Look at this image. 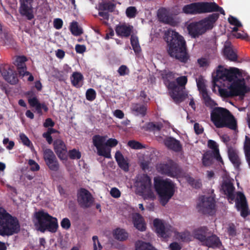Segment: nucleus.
I'll return each instance as SVG.
<instances>
[{"label":"nucleus","instance_id":"59","mask_svg":"<svg viewBox=\"0 0 250 250\" xmlns=\"http://www.w3.org/2000/svg\"><path fill=\"white\" fill-rule=\"evenodd\" d=\"M92 240L93 242V250H97V246L99 249V250H102L103 247L99 241L98 237L97 236H93L92 237Z\"/></svg>","mask_w":250,"mask_h":250},{"label":"nucleus","instance_id":"58","mask_svg":"<svg viewBox=\"0 0 250 250\" xmlns=\"http://www.w3.org/2000/svg\"><path fill=\"white\" fill-rule=\"evenodd\" d=\"M61 225L63 229H68L71 227V223L69 219L64 218L62 220Z\"/></svg>","mask_w":250,"mask_h":250},{"label":"nucleus","instance_id":"16","mask_svg":"<svg viewBox=\"0 0 250 250\" xmlns=\"http://www.w3.org/2000/svg\"><path fill=\"white\" fill-rule=\"evenodd\" d=\"M33 1V0H19V12L21 16L26 17L28 20H31L34 18L32 7Z\"/></svg>","mask_w":250,"mask_h":250},{"label":"nucleus","instance_id":"30","mask_svg":"<svg viewBox=\"0 0 250 250\" xmlns=\"http://www.w3.org/2000/svg\"><path fill=\"white\" fill-rule=\"evenodd\" d=\"M158 18L161 22L166 24H171L173 22L172 18L169 16L163 9L159 10Z\"/></svg>","mask_w":250,"mask_h":250},{"label":"nucleus","instance_id":"21","mask_svg":"<svg viewBox=\"0 0 250 250\" xmlns=\"http://www.w3.org/2000/svg\"><path fill=\"white\" fill-rule=\"evenodd\" d=\"M133 26L127 25L125 23L119 24L116 26L115 31L117 35L121 37H129L133 31Z\"/></svg>","mask_w":250,"mask_h":250},{"label":"nucleus","instance_id":"37","mask_svg":"<svg viewBox=\"0 0 250 250\" xmlns=\"http://www.w3.org/2000/svg\"><path fill=\"white\" fill-rule=\"evenodd\" d=\"M70 30L72 35L75 36H78L83 34L82 29L79 27L77 21H73L70 25Z\"/></svg>","mask_w":250,"mask_h":250},{"label":"nucleus","instance_id":"43","mask_svg":"<svg viewBox=\"0 0 250 250\" xmlns=\"http://www.w3.org/2000/svg\"><path fill=\"white\" fill-rule=\"evenodd\" d=\"M158 154V151L155 148L148 147L144 150L143 156H157Z\"/></svg>","mask_w":250,"mask_h":250},{"label":"nucleus","instance_id":"33","mask_svg":"<svg viewBox=\"0 0 250 250\" xmlns=\"http://www.w3.org/2000/svg\"><path fill=\"white\" fill-rule=\"evenodd\" d=\"M132 110L133 111L136 112L138 114L144 117L146 115L147 108L146 105L136 103L132 105Z\"/></svg>","mask_w":250,"mask_h":250},{"label":"nucleus","instance_id":"8","mask_svg":"<svg viewBox=\"0 0 250 250\" xmlns=\"http://www.w3.org/2000/svg\"><path fill=\"white\" fill-rule=\"evenodd\" d=\"M92 142L99 156H111V148L116 146L118 143L117 140L114 138H110L105 142L104 137L99 135H94Z\"/></svg>","mask_w":250,"mask_h":250},{"label":"nucleus","instance_id":"1","mask_svg":"<svg viewBox=\"0 0 250 250\" xmlns=\"http://www.w3.org/2000/svg\"><path fill=\"white\" fill-rule=\"evenodd\" d=\"M240 75V72L238 68L227 69L220 65L217 67L215 75L213 76L214 85L220 80L233 82L230 85L232 95L244 96L247 92V87L244 79H237L238 76Z\"/></svg>","mask_w":250,"mask_h":250},{"label":"nucleus","instance_id":"28","mask_svg":"<svg viewBox=\"0 0 250 250\" xmlns=\"http://www.w3.org/2000/svg\"><path fill=\"white\" fill-rule=\"evenodd\" d=\"M70 79L73 86L77 88H80L83 85V77L80 72H73L70 77Z\"/></svg>","mask_w":250,"mask_h":250},{"label":"nucleus","instance_id":"11","mask_svg":"<svg viewBox=\"0 0 250 250\" xmlns=\"http://www.w3.org/2000/svg\"><path fill=\"white\" fill-rule=\"evenodd\" d=\"M156 167L159 173L172 178L176 177L181 173L180 167L172 161L167 163H160L157 165Z\"/></svg>","mask_w":250,"mask_h":250},{"label":"nucleus","instance_id":"24","mask_svg":"<svg viewBox=\"0 0 250 250\" xmlns=\"http://www.w3.org/2000/svg\"><path fill=\"white\" fill-rule=\"evenodd\" d=\"M202 245L209 248H216L221 245V242L216 235L212 234L208 237H206L202 243Z\"/></svg>","mask_w":250,"mask_h":250},{"label":"nucleus","instance_id":"62","mask_svg":"<svg viewBox=\"0 0 250 250\" xmlns=\"http://www.w3.org/2000/svg\"><path fill=\"white\" fill-rule=\"evenodd\" d=\"M110 193L112 197L115 198H119L121 196L120 191L119 190L118 188H112L111 189Z\"/></svg>","mask_w":250,"mask_h":250},{"label":"nucleus","instance_id":"15","mask_svg":"<svg viewBox=\"0 0 250 250\" xmlns=\"http://www.w3.org/2000/svg\"><path fill=\"white\" fill-rule=\"evenodd\" d=\"M207 2L192 3L185 5L183 12L187 14L196 15L207 13Z\"/></svg>","mask_w":250,"mask_h":250},{"label":"nucleus","instance_id":"64","mask_svg":"<svg viewBox=\"0 0 250 250\" xmlns=\"http://www.w3.org/2000/svg\"><path fill=\"white\" fill-rule=\"evenodd\" d=\"M197 62L200 67H206L209 65V62L206 58H202L199 59Z\"/></svg>","mask_w":250,"mask_h":250},{"label":"nucleus","instance_id":"12","mask_svg":"<svg viewBox=\"0 0 250 250\" xmlns=\"http://www.w3.org/2000/svg\"><path fill=\"white\" fill-rule=\"evenodd\" d=\"M197 208L199 212L204 214H212L215 210L214 198L202 196L200 198L199 203L197 205Z\"/></svg>","mask_w":250,"mask_h":250},{"label":"nucleus","instance_id":"32","mask_svg":"<svg viewBox=\"0 0 250 250\" xmlns=\"http://www.w3.org/2000/svg\"><path fill=\"white\" fill-rule=\"evenodd\" d=\"M207 13L219 12L221 14L225 15V11L215 2H207Z\"/></svg>","mask_w":250,"mask_h":250},{"label":"nucleus","instance_id":"10","mask_svg":"<svg viewBox=\"0 0 250 250\" xmlns=\"http://www.w3.org/2000/svg\"><path fill=\"white\" fill-rule=\"evenodd\" d=\"M175 83L179 89H176V92L174 90H171V92H169L174 102L179 104L183 102L187 96L184 91L185 85L188 83L187 76H182L177 78Z\"/></svg>","mask_w":250,"mask_h":250},{"label":"nucleus","instance_id":"55","mask_svg":"<svg viewBox=\"0 0 250 250\" xmlns=\"http://www.w3.org/2000/svg\"><path fill=\"white\" fill-rule=\"evenodd\" d=\"M28 164L31 171H37L40 169V166L35 161L30 159Z\"/></svg>","mask_w":250,"mask_h":250},{"label":"nucleus","instance_id":"61","mask_svg":"<svg viewBox=\"0 0 250 250\" xmlns=\"http://www.w3.org/2000/svg\"><path fill=\"white\" fill-rule=\"evenodd\" d=\"M54 27L56 29H61L63 25V21L62 19L59 18L55 19L53 22Z\"/></svg>","mask_w":250,"mask_h":250},{"label":"nucleus","instance_id":"18","mask_svg":"<svg viewBox=\"0 0 250 250\" xmlns=\"http://www.w3.org/2000/svg\"><path fill=\"white\" fill-rule=\"evenodd\" d=\"M235 202L238 209H241V215L242 216L245 217L250 214L246 198L243 193L241 192L237 193V198Z\"/></svg>","mask_w":250,"mask_h":250},{"label":"nucleus","instance_id":"39","mask_svg":"<svg viewBox=\"0 0 250 250\" xmlns=\"http://www.w3.org/2000/svg\"><path fill=\"white\" fill-rule=\"evenodd\" d=\"M119 167L125 171L129 170V163L125 157H115Z\"/></svg>","mask_w":250,"mask_h":250},{"label":"nucleus","instance_id":"31","mask_svg":"<svg viewBox=\"0 0 250 250\" xmlns=\"http://www.w3.org/2000/svg\"><path fill=\"white\" fill-rule=\"evenodd\" d=\"M224 55L225 57L230 61L235 62L237 60V55L232 48L225 46L224 49Z\"/></svg>","mask_w":250,"mask_h":250},{"label":"nucleus","instance_id":"46","mask_svg":"<svg viewBox=\"0 0 250 250\" xmlns=\"http://www.w3.org/2000/svg\"><path fill=\"white\" fill-rule=\"evenodd\" d=\"M86 99L89 101H93L96 99V93L93 88L88 89L85 93Z\"/></svg>","mask_w":250,"mask_h":250},{"label":"nucleus","instance_id":"38","mask_svg":"<svg viewBox=\"0 0 250 250\" xmlns=\"http://www.w3.org/2000/svg\"><path fill=\"white\" fill-rule=\"evenodd\" d=\"M202 96L206 106L213 108L217 105V104L210 98L208 92H205Z\"/></svg>","mask_w":250,"mask_h":250},{"label":"nucleus","instance_id":"34","mask_svg":"<svg viewBox=\"0 0 250 250\" xmlns=\"http://www.w3.org/2000/svg\"><path fill=\"white\" fill-rule=\"evenodd\" d=\"M45 161L51 170L57 171L59 168V164L57 161L56 157H44Z\"/></svg>","mask_w":250,"mask_h":250},{"label":"nucleus","instance_id":"29","mask_svg":"<svg viewBox=\"0 0 250 250\" xmlns=\"http://www.w3.org/2000/svg\"><path fill=\"white\" fill-rule=\"evenodd\" d=\"M208 146L211 149V152L209 154H207V155L204 154L203 156H221L219 153V149L218 145L216 142L213 140H209L208 142Z\"/></svg>","mask_w":250,"mask_h":250},{"label":"nucleus","instance_id":"25","mask_svg":"<svg viewBox=\"0 0 250 250\" xmlns=\"http://www.w3.org/2000/svg\"><path fill=\"white\" fill-rule=\"evenodd\" d=\"M134 227L139 230L144 231L146 229V225L142 216L139 213H136L133 217Z\"/></svg>","mask_w":250,"mask_h":250},{"label":"nucleus","instance_id":"42","mask_svg":"<svg viewBox=\"0 0 250 250\" xmlns=\"http://www.w3.org/2000/svg\"><path fill=\"white\" fill-rule=\"evenodd\" d=\"M187 182L192 188L196 189L200 188L202 186L200 179L195 180L191 177H188Z\"/></svg>","mask_w":250,"mask_h":250},{"label":"nucleus","instance_id":"44","mask_svg":"<svg viewBox=\"0 0 250 250\" xmlns=\"http://www.w3.org/2000/svg\"><path fill=\"white\" fill-rule=\"evenodd\" d=\"M137 10L134 6H129L127 7L125 11V14L128 18H134L137 14Z\"/></svg>","mask_w":250,"mask_h":250},{"label":"nucleus","instance_id":"3","mask_svg":"<svg viewBox=\"0 0 250 250\" xmlns=\"http://www.w3.org/2000/svg\"><path fill=\"white\" fill-rule=\"evenodd\" d=\"M154 188L163 206H165L174 195L175 184L168 178L163 179L158 176L154 178Z\"/></svg>","mask_w":250,"mask_h":250},{"label":"nucleus","instance_id":"7","mask_svg":"<svg viewBox=\"0 0 250 250\" xmlns=\"http://www.w3.org/2000/svg\"><path fill=\"white\" fill-rule=\"evenodd\" d=\"M20 230L18 219L12 216L5 210L0 211V235L11 236Z\"/></svg>","mask_w":250,"mask_h":250},{"label":"nucleus","instance_id":"9","mask_svg":"<svg viewBox=\"0 0 250 250\" xmlns=\"http://www.w3.org/2000/svg\"><path fill=\"white\" fill-rule=\"evenodd\" d=\"M136 187L140 195L148 198L153 197L151 180L147 174H143L138 177L136 182Z\"/></svg>","mask_w":250,"mask_h":250},{"label":"nucleus","instance_id":"53","mask_svg":"<svg viewBox=\"0 0 250 250\" xmlns=\"http://www.w3.org/2000/svg\"><path fill=\"white\" fill-rule=\"evenodd\" d=\"M229 22L232 25L237 27H241L242 26L241 23L238 21L237 19L232 16H229L228 18Z\"/></svg>","mask_w":250,"mask_h":250},{"label":"nucleus","instance_id":"35","mask_svg":"<svg viewBox=\"0 0 250 250\" xmlns=\"http://www.w3.org/2000/svg\"><path fill=\"white\" fill-rule=\"evenodd\" d=\"M114 236L115 239L120 240H125L128 237V233L122 229L118 228L114 230Z\"/></svg>","mask_w":250,"mask_h":250},{"label":"nucleus","instance_id":"5","mask_svg":"<svg viewBox=\"0 0 250 250\" xmlns=\"http://www.w3.org/2000/svg\"><path fill=\"white\" fill-rule=\"evenodd\" d=\"M219 17V14L213 13L198 21L190 22L187 26L189 35L193 38H198L207 30L211 29Z\"/></svg>","mask_w":250,"mask_h":250},{"label":"nucleus","instance_id":"57","mask_svg":"<svg viewBox=\"0 0 250 250\" xmlns=\"http://www.w3.org/2000/svg\"><path fill=\"white\" fill-rule=\"evenodd\" d=\"M3 144L9 150L12 149L15 145L14 142L13 141H9L8 138H5L3 140Z\"/></svg>","mask_w":250,"mask_h":250},{"label":"nucleus","instance_id":"23","mask_svg":"<svg viewBox=\"0 0 250 250\" xmlns=\"http://www.w3.org/2000/svg\"><path fill=\"white\" fill-rule=\"evenodd\" d=\"M54 150L58 156H64L68 152L66 146L61 140H57L54 143Z\"/></svg>","mask_w":250,"mask_h":250},{"label":"nucleus","instance_id":"49","mask_svg":"<svg viewBox=\"0 0 250 250\" xmlns=\"http://www.w3.org/2000/svg\"><path fill=\"white\" fill-rule=\"evenodd\" d=\"M244 149L245 156H250V138L246 136L244 143Z\"/></svg>","mask_w":250,"mask_h":250},{"label":"nucleus","instance_id":"51","mask_svg":"<svg viewBox=\"0 0 250 250\" xmlns=\"http://www.w3.org/2000/svg\"><path fill=\"white\" fill-rule=\"evenodd\" d=\"M119 75L121 76H124L128 75L129 73V70L128 67L125 65H121L118 70H117Z\"/></svg>","mask_w":250,"mask_h":250},{"label":"nucleus","instance_id":"45","mask_svg":"<svg viewBox=\"0 0 250 250\" xmlns=\"http://www.w3.org/2000/svg\"><path fill=\"white\" fill-rule=\"evenodd\" d=\"M26 61L27 59L25 56H19L16 58L14 64L17 66V68H20L26 65L25 62Z\"/></svg>","mask_w":250,"mask_h":250},{"label":"nucleus","instance_id":"6","mask_svg":"<svg viewBox=\"0 0 250 250\" xmlns=\"http://www.w3.org/2000/svg\"><path fill=\"white\" fill-rule=\"evenodd\" d=\"M35 221L34 225L36 229L43 233L48 230L52 233L56 232L58 228V220L43 210L34 213Z\"/></svg>","mask_w":250,"mask_h":250},{"label":"nucleus","instance_id":"4","mask_svg":"<svg viewBox=\"0 0 250 250\" xmlns=\"http://www.w3.org/2000/svg\"><path fill=\"white\" fill-rule=\"evenodd\" d=\"M210 119L217 128L228 127L232 130L237 128V123L234 116L226 108L214 107L210 113Z\"/></svg>","mask_w":250,"mask_h":250},{"label":"nucleus","instance_id":"47","mask_svg":"<svg viewBox=\"0 0 250 250\" xmlns=\"http://www.w3.org/2000/svg\"><path fill=\"white\" fill-rule=\"evenodd\" d=\"M127 145L130 147L135 149H140L145 147L141 143L135 140L129 141Z\"/></svg>","mask_w":250,"mask_h":250},{"label":"nucleus","instance_id":"26","mask_svg":"<svg viewBox=\"0 0 250 250\" xmlns=\"http://www.w3.org/2000/svg\"><path fill=\"white\" fill-rule=\"evenodd\" d=\"M208 229L207 227H201L195 230L193 232L194 238L199 240L202 243L206 238V234L208 231Z\"/></svg>","mask_w":250,"mask_h":250},{"label":"nucleus","instance_id":"2","mask_svg":"<svg viewBox=\"0 0 250 250\" xmlns=\"http://www.w3.org/2000/svg\"><path fill=\"white\" fill-rule=\"evenodd\" d=\"M167 52L170 57L182 62H186L189 59L186 42L184 38L177 32H174L170 41H167Z\"/></svg>","mask_w":250,"mask_h":250},{"label":"nucleus","instance_id":"13","mask_svg":"<svg viewBox=\"0 0 250 250\" xmlns=\"http://www.w3.org/2000/svg\"><path fill=\"white\" fill-rule=\"evenodd\" d=\"M0 72L3 79L11 84H16L19 82L18 74L13 66L4 64L0 67Z\"/></svg>","mask_w":250,"mask_h":250},{"label":"nucleus","instance_id":"63","mask_svg":"<svg viewBox=\"0 0 250 250\" xmlns=\"http://www.w3.org/2000/svg\"><path fill=\"white\" fill-rule=\"evenodd\" d=\"M197 85L202 95L204 94L205 92H208L204 83L202 81H199L197 83Z\"/></svg>","mask_w":250,"mask_h":250},{"label":"nucleus","instance_id":"36","mask_svg":"<svg viewBox=\"0 0 250 250\" xmlns=\"http://www.w3.org/2000/svg\"><path fill=\"white\" fill-rule=\"evenodd\" d=\"M136 250H156V249L149 243L139 241L136 244Z\"/></svg>","mask_w":250,"mask_h":250},{"label":"nucleus","instance_id":"20","mask_svg":"<svg viewBox=\"0 0 250 250\" xmlns=\"http://www.w3.org/2000/svg\"><path fill=\"white\" fill-rule=\"evenodd\" d=\"M153 225L156 228L157 233L162 237L167 238L169 237L170 233L166 229L165 226L162 221L159 219H155L153 221Z\"/></svg>","mask_w":250,"mask_h":250},{"label":"nucleus","instance_id":"19","mask_svg":"<svg viewBox=\"0 0 250 250\" xmlns=\"http://www.w3.org/2000/svg\"><path fill=\"white\" fill-rule=\"evenodd\" d=\"M161 75L164 83L169 92H171V90H174L176 92L175 90L179 89L177 86L175 82L171 81L175 78V74L174 73L165 70L162 73Z\"/></svg>","mask_w":250,"mask_h":250},{"label":"nucleus","instance_id":"40","mask_svg":"<svg viewBox=\"0 0 250 250\" xmlns=\"http://www.w3.org/2000/svg\"><path fill=\"white\" fill-rule=\"evenodd\" d=\"M99 9L101 10H108L109 12H113L116 5L111 2H103L99 4Z\"/></svg>","mask_w":250,"mask_h":250},{"label":"nucleus","instance_id":"56","mask_svg":"<svg viewBox=\"0 0 250 250\" xmlns=\"http://www.w3.org/2000/svg\"><path fill=\"white\" fill-rule=\"evenodd\" d=\"M162 127V125L156 124L152 122L149 123L147 125V128L153 131H160Z\"/></svg>","mask_w":250,"mask_h":250},{"label":"nucleus","instance_id":"60","mask_svg":"<svg viewBox=\"0 0 250 250\" xmlns=\"http://www.w3.org/2000/svg\"><path fill=\"white\" fill-rule=\"evenodd\" d=\"M17 68L19 75L22 77L24 76H28L30 74V72L27 71V67L26 65Z\"/></svg>","mask_w":250,"mask_h":250},{"label":"nucleus","instance_id":"17","mask_svg":"<svg viewBox=\"0 0 250 250\" xmlns=\"http://www.w3.org/2000/svg\"><path fill=\"white\" fill-rule=\"evenodd\" d=\"M159 142L163 141L165 145L169 149L175 152H180L182 149L180 142L173 137H167L164 139L162 137H157Z\"/></svg>","mask_w":250,"mask_h":250},{"label":"nucleus","instance_id":"54","mask_svg":"<svg viewBox=\"0 0 250 250\" xmlns=\"http://www.w3.org/2000/svg\"><path fill=\"white\" fill-rule=\"evenodd\" d=\"M219 91L221 95V96L224 97H229L231 96H234L232 95V93L231 90H230V87H229V90H228L226 89L221 88L219 87Z\"/></svg>","mask_w":250,"mask_h":250},{"label":"nucleus","instance_id":"41","mask_svg":"<svg viewBox=\"0 0 250 250\" xmlns=\"http://www.w3.org/2000/svg\"><path fill=\"white\" fill-rule=\"evenodd\" d=\"M130 43L134 52L136 54L140 53L141 51V48L139 43L138 38L131 36Z\"/></svg>","mask_w":250,"mask_h":250},{"label":"nucleus","instance_id":"52","mask_svg":"<svg viewBox=\"0 0 250 250\" xmlns=\"http://www.w3.org/2000/svg\"><path fill=\"white\" fill-rule=\"evenodd\" d=\"M20 139L21 141V142L25 146H28L29 147L30 146H32V144L28 138L26 136L24 133H21L20 134Z\"/></svg>","mask_w":250,"mask_h":250},{"label":"nucleus","instance_id":"27","mask_svg":"<svg viewBox=\"0 0 250 250\" xmlns=\"http://www.w3.org/2000/svg\"><path fill=\"white\" fill-rule=\"evenodd\" d=\"M14 42L12 35L5 30H3L0 33V45H9Z\"/></svg>","mask_w":250,"mask_h":250},{"label":"nucleus","instance_id":"22","mask_svg":"<svg viewBox=\"0 0 250 250\" xmlns=\"http://www.w3.org/2000/svg\"><path fill=\"white\" fill-rule=\"evenodd\" d=\"M222 189L224 194L227 195L229 202L233 201L235 199L234 191L235 188L233 184L230 182H225L222 185Z\"/></svg>","mask_w":250,"mask_h":250},{"label":"nucleus","instance_id":"14","mask_svg":"<svg viewBox=\"0 0 250 250\" xmlns=\"http://www.w3.org/2000/svg\"><path fill=\"white\" fill-rule=\"evenodd\" d=\"M77 201L81 208H87L92 206L94 198L88 190L81 188L78 192Z\"/></svg>","mask_w":250,"mask_h":250},{"label":"nucleus","instance_id":"48","mask_svg":"<svg viewBox=\"0 0 250 250\" xmlns=\"http://www.w3.org/2000/svg\"><path fill=\"white\" fill-rule=\"evenodd\" d=\"M202 163L204 166L208 167L212 163L213 158H215L217 161H222V157H202Z\"/></svg>","mask_w":250,"mask_h":250},{"label":"nucleus","instance_id":"50","mask_svg":"<svg viewBox=\"0 0 250 250\" xmlns=\"http://www.w3.org/2000/svg\"><path fill=\"white\" fill-rule=\"evenodd\" d=\"M178 236L183 242H188L190 241V234L188 231H184L179 233Z\"/></svg>","mask_w":250,"mask_h":250}]
</instances>
